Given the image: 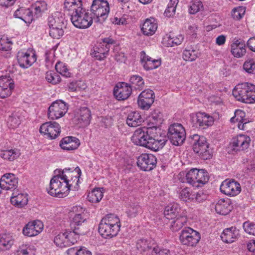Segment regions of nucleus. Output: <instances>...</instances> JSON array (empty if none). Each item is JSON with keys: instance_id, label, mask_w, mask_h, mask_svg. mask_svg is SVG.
Returning a JSON list of instances; mask_svg holds the SVG:
<instances>
[{"instance_id": "obj_58", "label": "nucleus", "mask_w": 255, "mask_h": 255, "mask_svg": "<svg viewBox=\"0 0 255 255\" xmlns=\"http://www.w3.org/2000/svg\"><path fill=\"white\" fill-rule=\"evenodd\" d=\"M161 65V61L151 58L146 63H143V67L146 70H152L158 68Z\"/></svg>"}, {"instance_id": "obj_23", "label": "nucleus", "mask_w": 255, "mask_h": 255, "mask_svg": "<svg viewBox=\"0 0 255 255\" xmlns=\"http://www.w3.org/2000/svg\"><path fill=\"white\" fill-rule=\"evenodd\" d=\"M18 184L17 179L12 173H7L1 177L0 186L1 189L8 190L15 189Z\"/></svg>"}, {"instance_id": "obj_34", "label": "nucleus", "mask_w": 255, "mask_h": 255, "mask_svg": "<svg viewBox=\"0 0 255 255\" xmlns=\"http://www.w3.org/2000/svg\"><path fill=\"white\" fill-rule=\"evenodd\" d=\"M10 202L15 207L21 208L27 204V195L23 193L17 194L14 192L11 197Z\"/></svg>"}, {"instance_id": "obj_9", "label": "nucleus", "mask_w": 255, "mask_h": 255, "mask_svg": "<svg viewBox=\"0 0 255 255\" xmlns=\"http://www.w3.org/2000/svg\"><path fill=\"white\" fill-rule=\"evenodd\" d=\"M167 135L172 144L181 145L186 138L185 128L180 124H173L169 127Z\"/></svg>"}, {"instance_id": "obj_5", "label": "nucleus", "mask_w": 255, "mask_h": 255, "mask_svg": "<svg viewBox=\"0 0 255 255\" xmlns=\"http://www.w3.org/2000/svg\"><path fill=\"white\" fill-rule=\"evenodd\" d=\"M70 190V185L63 181L60 175L54 176L50 180L48 193L52 196L63 198L66 196Z\"/></svg>"}, {"instance_id": "obj_40", "label": "nucleus", "mask_w": 255, "mask_h": 255, "mask_svg": "<svg viewBox=\"0 0 255 255\" xmlns=\"http://www.w3.org/2000/svg\"><path fill=\"white\" fill-rule=\"evenodd\" d=\"M187 221V219L185 216L179 215L171 221L170 228L173 231H178L185 225Z\"/></svg>"}, {"instance_id": "obj_32", "label": "nucleus", "mask_w": 255, "mask_h": 255, "mask_svg": "<svg viewBox=\"0 0 255 255\" xmlns=\"http://www.w3.org/2000/svg\"><path fill=\"white\" fill-rule=\"evenodd\" d=\"M155 245V243L153 241L147 240L146 239L138 240L136 243V248L140 252L146 253V254L149 253L151 254V251H153V248Z\"/></svg>"}, {"instance_id": "obj_51", "label": "nucleus", "mask_w": 255, "mask_h": 255, "mask_svg": "<svg viewBox=\"0 0 255 255\" xmlns=\"http://www.w3.org/2000/svg\"><path fill=\"white\" fill-rule=\"evenodd\" d=\"M32 10L34 11L33 17H38L42 12L44 11L46 9V3L44 1L37 2L32 7Z\"/></svg>"}, {"instance_id": "obj_17", "label": "nucleus", "mask_w": 255, "mask_h": 255, "mask_svg": "<svg viewBox=\"0 0 255 255\" xmlns=\"http://www.w3.org/2000/svg\"><path fill=\"white\" fill-rule=\"evenodd\" d=\"M15 87L13 80L9 76L0 77V98H5L11 95Z\"/></svg>"}, {"instance_id": "obj_41", "label": "nucleus", "mask_w": 255, "mask_h": 255, "mask_svg": "<svg viewBox=\"0 0 255 255\" xmlns=\"http://www.w3.org/2000/svg\"><path fill=\"white\" fill-rule=\"evenodd\" d=\"M13 244L12 237L9 234H3L0 235V249L7 250L9 249Z\"/></svg>"}, {"instance_id": "obj_31", "label": "nucleus", "mask_w": 255, "mask_h": 255, "mask_svg": "<svg viewBox=\"0 0 255 255\" xmlns=\"http://www.w3.org/2000/svg\"><path fill=\"white\" fill-rule=\"evenodd\" d=\"M232 210L229 200L220 199L215 205L216 212L220 215H226L229 213Z\"/></svg>"}, {"instance_id": "obj_53", "label": "nucleus", "mask_w": 255, "mask_h": 255, "mask_svg": "<svg viewBox=\"0 0 255 255\" xmlns=\"http://www.w3.org/2000/svg\"><path fill=\"white\" fill-rule=\"evenodd\" d=\"M183 39V36L181 34L177 36H171L170 35L167 40V46L173 47L175 45H179L182 42Z\"/></svg>"}, {"instance_id": "obj_60", "label": "nucleus", "mask_w": 255, "mask_h": 255, "mask_svg": "<svg viewBox=\"0 0 255 255\" xmlns=\"http://www.w3.org/2000/svg\"><path fill=\"white\" fill-rule=\"evenodd\" d=\"M21 123L19 117L16 114H12L8 119L7 123L9 127L12 128H17Z\"/></svg>"}, {"instance_id": "obj_33", "label": "nucleus", "mask_w": 255, "mask_h": 255, "mask_svg": "<svg viewBox=\"0 0 255 255\" xmlns=\"http://www.w3.org/2000/svg\"><path fill=\"white\" fill-rule=\"evenodd\" d=\"M238 235V231L236 228L231 227L225 229L221 235L222 241L226 243H231L235 241Z\"/></svg>"}, {"instance_id": "obj_14", "label": "nucleus", "mask_w": 255, "mask_h": 255, "mask_svg": "<svg viewBox=\"0 0 255 255\" xmlns=\"http://www.w3.org/2000/svg\"><path fill=\"white\" fill-rule=\"evenodd\" d=\"M220 189L222 193L231 197L238 195L241 191L240 183L234 179L225 180L222 183Z\"/></svg>"}, {"instance_id": "obj_21", "label": "nucleus", "mask_w": 255, "mask_h": 255, "mask_svg": "<svg viewBox=\"0 0 255 255\" xmlns=\"http://www.w3.org/2000/svg\"><path fill=\"white\" fill-rule=\"evenodd\" d=\"M43 229V225L39 220L28 223L22 230L24 236L33 237L41 233Z\"/></svg>"}, {"instance_id": "obj_18", "label": "nucleus", "mask_w": 255, "mask_h": 255, "mask_svg": "<svg viewBox=\"0 0 255 255\" xmlns=\"http://www.w3.org/2000/svg\"><path fill=\"white\" fill-rule=\"evenodd\" d=\"M58 174L60 175L63 181L70 184L71 188L74 183L76 184H78L79 178L81 175V171L78 167H77L72 171L70 169L65 168L62 171H59Z\"/></svg>"}, {"instance_id": "obj_59", "label": "nucleus", "mask_w": 255, "mask_h": 255, "mask_svg": "<svg viewBox=\"0 0 255 255\" xmlns=\"http://www.w3.org/2000/svg\"><path fill=\"white\" fill-rule=\"evenodd\" d=\"M55 69L58 73L66 77H70L71 75L66 66L62 63H57L55 65Z\"/></svg>"}, {"instance_id": "obj_47", "label": "nucleus", "mask_w": 255, "mask_h": 255, "mask_svg": "<svg viewBox=\"0 0 255 255\" xmlns=\"http://www.w3.org/2000/svg\"><path fill=\"white\" fill-rule=\"evenodd\" d=\"M197 176L196 168H192L190 170L186 175L187 183L193 186L198 187L199 184H197Z\"/></svg>"}, {"instance_id": "obj_22", "label": "nucleus", "mask_w": 255, "mask_h": 255, "mask_svg": "<svg viewBox=\"0 0 255 255\" xmlns=\"http://www.w3.org/2000/svg\"><path fill=\"white\" fill-rule=\"evenodd\" d=\"M18 63L20 67L23 68H27L34 63L36 58L34 53L27 52H19L17 56Z\"/></svg>"}, {"instance_id": "obj_27", "label": "nucleus", "mask_w": 255, "mask_h": 255, "mask_svg": "<svg viewBox=\"0 0 255 255\" xmlns=\"http://www.w3.org/2000/svg\"><path fill=\"white\" fill-rule=\"evenodd\" d=\"M77 117L82 126H87L90 124L91 119V111L87 107H81L77 112Z\"/></svg>"}, {"instance_id": "obj_15", "label": "nucleus", "mask_w": 255, "mask_h": 255, "mask_svg": "<svg viewBox=\"0 0 255 255\" xmlns=\"http://www.w3.org/2000/svg\"><path fill=\"white\" fill-rule=\"evenodd\" d=\"M41 133L51 139L56 138L61 132V128L56 122H48L43 124L39 129Z\"/></svg>"}, {"instance_id": "obj_57", "label": "nucleus", "mask_w": 255, "mask_h": 255, "mask_svg": "<svg viewBox=\"0 0 255 255\" xmlns=\"http://www.w3.org/2000/svg\"><path fill=\"white\" fill-rule=\"evenodd\" d=\"M244 69L248 73L255 74V62L253 59L247 60L243 65Z\"/></svg>"}, {"instance_id": "obj_64", "label": "nucleus", "mask_w": 255, "mask_h": 255, "mask_svg": "<svg viewBox=\"0 0 255 255\" xmlns=\"http://www.w3.org/2000/svg\"><path fill=\"white\" fill-rule=\"evenodd\" d=\"M155 247L153 248V251H151L152 255H170V252L166 249H160L155 244Z\"/></svg>"}, {"instance_id": "obj_28", "label": "nucleus", "mask_w": 255, "mask_h": 255, "mask_svg": "<svg viewBox=\"0 0 255 255\" xmlns=\"http://www.w3.org/2000/svg\"><path fill=\"white\" fill-rule=\"evenodd\" d=\"M157 28V24L154 18L146 19L142 24L141 30L145 35H153Z\"/></svg>"}, {"instance_id": "obj_54", "label": "nucleus", "mask_w": 255, "mask_h": 255, "mask_svg": "<svg viewBox=\"0 0 255 255\" xmlns=\"http://www.w3.org/2000/svg\"><path fill=\"white\" fill-rule=\"evenodd\" d=\"M0 156L5 159L13 160L19 156V152L13 149L4 150L1 153Z\"/></svg>"}, {"instance_id": "obj_62", "label": "nucleus", "mask_w": 255, "mask_h": 255, "mask_svg": "<svg viewBox=\"0 0 255 255\" xmlns=\"http://www.w3.org/2000/svg\"><path fill=\"white\" fill-rule=\"evenodd\" d=\"M153 103V102L150 101L149 99L140 98V97L138 96L137 104L138 106L142 110H148Z\"/></svg>"}, {"instance_id": "obj_10", "label": "nucleus", "mask_w": 255, "mask_h": 255, "mask_svg": "<svg viewBox=\"0 0 255 255\" xmlns=\"http://www.w3.org/2000/svg\"><path fill=\"white\" fill-rule=\"evenodd\" d=\"M190 118L192 126L201 129L208 128L214 123L213 118L205 113L193 114L191 115Z\"/></svg>"}, {"instance_id": "obj_2", "label": "nucleus", "mask_w": 255, "mask_h": 255, "mask_svg": "<svg viewBox=\"0 0 255 255\" xmlns=\"http://www.w3.org/2000/svg\"><path fill=\"white\" fill-rule=\"evenodd\" d=\"M120 220L113 214H108L101 220L99 225V232L104 238L116 236L120 230Z\"/></svg>"}, {"instance_id": "obj_24", "label": "nucleus", "mask_w": 255, "mask_h": 255, "mask_svg": "<svg viewBox=\"0 0 255 255\" xmlns=\"http://www.w3.org/2000/svg\"><path fill=\"white\" fill-rule=\"evenodd\" d=\"M163 115L159 110L155 109L152 111L147 119V125L152 129H155L163 122Z\"/></svg>"}, {"instance_id": "obj_4", "label": "nucleus", "mask_w": 255, "mask_h": 255, "mask_svg": "<svg viewBox=\"0 0 255 255\" xmlns=\"http://www.w3.org/2000/svg\"><path fill=\"white\" fill-rule=\"evenodd\" d=\"M190 143L192 145L195 152L204 160L210 159L212 156V152L209 149V144L204 136L198 134L190 135Z\"/></svg>"}, {"instance_id": "obj_7", "label": "nucleus", "mask_w": 255, "mask_h": 255, "mask_svg": "<svg viewBox=\"0 0 255 255\" xmlns=\"http://www.w3.org/2000/svg\"><path fill=\"white\" fill-rule=\"evenodd\" d=\"M110 11L109 4L106 0H93L91 6L93 19L102 23L107 18Z\"/></svg>"}, {"instance_id": "obj_35", "label": "nucleus", "mask_w": 255, "mask_h": 255, "mask_svg": "<svg viewBox=\"0 0 255 255\" xmlns=\"http://www.w3.org/2000/svg\"><path fill=\"white\" fill-rule=\"evenodd\" d=\"M245 113L241 110H237L235 113V116L232 117L230 121L232 123H238V127L242 130H245L246 125L249 123L247 119H244Z\"/></svg>"}, {"instance_id": "obj_20", "label": "nucleus", "mask_w": 255, "mask_h": 255, "mask_svg": "<svg viewBox=\"0 0 255 255\" xmlns=\"http://www.w3.org/2000/svg\"><path fill=\"white\" fill-rule=\"evenodd\" d=\"M132 91L131 86L125 82L117 84L114 88V95L118 100L127 99Z\"/></svg>"}, {"instance_id": "obj_8", "label": "nucleus", "mask_w": 255, "mask_h": 255, "mask_svg": "<svg viewBox=\"0 0 255 255\" xmlns=\"http://www.w3.org/2000/svg\"><path fill=\"white\" fill-rule=\"evenodd\" d=\"M70 19L74 26L80 29L88 28L93 23V16L84 8L71 15Z\"/></svg>"}, {"instance_id": "obj_42", "label": "nucleus", "mask_w": 255, "mask_h": 255, "mask_svg": "<svg viewBox=\"0 0 255 255\" xmlns=\"http://www.w3.org/2000/svg\"><path fill=\"white\" fill-rule=\"evenodd\" d=\"M103 191L104 189L103 188L93 189L88 195V201L92 203L100 202L103 197Z\"/></svg>"}, {"instance_id": "obj_44", "label": "nucleus", "mask_w": 255, "mask_h": 255, "mask_svg": "<svg viewBox=\"0 0 255 255\" xmlns=\"http://www.w3.org/2000/svg\"><path fill=\"white\" fill-rule=\"evenodd\" d=\"M199 56V52L192 47L185 49L182 54V57L185 61H193Z\"/></svg>"}, {"instance_id": "obj_50", "label": "nucleus", "mask_w": 255, "mask_h": 255, "mask_svg": "<svg viewBox=\"0 0 255 255\" xmlns=\"http://www.w3.org/2000/svg\"><path fill=\"white\" fill-rule=\"evenodd\" d=\"M129 82L134 88L138 89H142L144 84L142 78L138 75L132 76Z\"/></svg>"}, {"instance_id": "obj_46", "label": "nucleus", "mask_w": 255, "mask_h": 255, "mask_svg": "<svg viewBox=\"0 0 255 255\" xmlns=\"http://www.w3.org/2000/svg\"><path fill=\"white\" fill-rule=\"evenodd\" d=\"M197 184H199V187L204 185L209 180L208 172L204 169H198L196 168Z\"/></svg>"}, {"instance_id": "obj_29", "label": "nucleus", "mask_w": 255, "mask_h": 255, "mask_svg": "<svg viewBox=\"0 0 255 255\" xmlns=\"http://www.w3.org/2000/svg\"><path fill=\"white\" fill-rule=\"evenodd\" d=\"M73 234L71 231L70 233H60L55 237L54 242L57 246L60 248L67 247L71 243L70 238L72 236Z\"/></svg>"}, {"instance_id": "obj_1", "label": "nucleus", "mask_w": 255, "mask_h": 255, "mask_svg": "<svg viewBox=\"0 0 255 255\" xmlns=\"http://www.w3.org/2000/svg\"><path fill=\"white\" fill-rule=\"evenodd\" d=\"M151 127H142L135 130L131 140L136 145L142 146L153 151L162 149L167 141L165 135L153 136Z\"/></svg>"}, {"instance_id": "obj_55", "label": "nucleus", "mask_w": 255, "mask_h": 255, "mask_svg": "<svg viewBox=\"0 0 255 255\" xmlns=\"http://www.w3.org/2000/svg\"><path fill=\"white\" fill-rule=\"evenodd\" d=\"M246 12V8L244 6H239L234 8L232 11V16L235 20L241 19L244 15Z\"/></svg>"}, {"instance_id": "obj_38", "label": "nucleus", "mask_w": 255, "mask_h": 255, "mask_svg": "<svg viewBox=\"0 0 255 255\" xmlns=\"http://www.w3.org/2000/svg\"><path fill=\"white\" fill-rule=\"evenodd\" d=\"M246 46L244 43L236 40L231 45V52L237 58L243 56L246 53Z\"/></svg>"}, {"instance_id": "obj_52", "label": "nucleus", "mask_w": 255, "mask_h": 255, "mask_svg": "<svg viewBox=\"0 0 255 255\" xmlns=\"http://www.w3.org/2000/svg\"><path fill=\"white\" fill-rule=\"evenodd\" d=\"M45 78L48 82L54 85L59 83L61 80L59 75L51 71L46 72Z\"/></svg>"}, {"instance_id": "obj_25", "label": "nucleus", "mask_w": 255, "mask_h": 255, "mask_svg": "<svg viewBox=\"0 0 255 255\" xmlns=\"http://www.w3.org/2000/svg\"><path fill=\"white\" fill-rule=\"evenodd\" d=\"M80 145L79 140L73 136H67L63 138L60 142V146L64 150H73Z\"/></svg>"}, {"instance_id": "obj_13", "label": "nucleus", "mask_w": 255, "mask_h": 255, "mask_svg": "<svg viewBox=\"0 0 255 255\" xmlns=\"http://www.w3.org/2000/svg\"><path fill=\"white\" fill-rule=\"evenodd\" d=\"M68 106L62 100L56 101L49 107L48 116L49 119L55 120L62 117L67 112Z\"/></svg>"}, {"instance_id": "obj_48", "label": "nucleus", "mask_w": 255, "mask_h": 255, "mask_svg": "<svg viewBox=\"0 0 255 255\" xmlns=\"http://www.w3.org/2000/svg\"><path fill=\"white\" fill-rule=\"evenodd\" d=\"M67 255H92L91 252L85 248H71L67 251Z\"/></svg>"}, {"instance_id": "obj_63", "label": "nucleus", "mask_w": 255, "mask_h": 255, "mask_svg": "<svg viewBox=\"0 0 255 255\" xmlns=\"http://www.w3.org/2000/svg\"><path fill=\"white\" fill-rule=\"evenodd\" d=\"M245 231L249 234L255 236V224L250 221H246L243 225Z\"/></svg>"}, {"instance_id": "obj_56", "label": "nucleus", "mask_w": 255, "mask_h": 255, "mask_svg": "<svg viewBox=\"0 0 255 255\" xmlns=\"http://www.w3.org/2000/svg\"><path fill=\"white\" fill-rule=\"evenodd\" d=\"M64 27L49 28V35L54 39H59L64 34Z\"/></svg>"}, {"instance_id": "obj_6", "label": "nucleus", "mask_w": 255, "mask_h": 255, "mask_svg": "<svg viewBox=\"0 0 255 255\" xmlns=\"http://www.w3.org/2000/svg\"><path fill=\"white\" fill-rule=\"evenodd\" d=\"M85 210L81 206H75L72 208L70 216V227L72 232L75 235H79L84 234L80 230L82 224L86 221Z\"/></svg>"}, {"instance_id": "obj_39", "label": "nucleus", "mask_w": 255, "mask_h": 255, "mask_svg": "<svg viewBox=\"0 0 255 255\" xmlns=\"http://www.w3.org/2000/svg\"><path fill=\"white\" fill-rule=\"evenodd\" d=\"M180 211L178 205L176 204L168 205L165 208L164 211V217L168 220H173L179 215V212Z\"/></svg>"}, {"instance_id": "obj_16", "label": "nucleus", "mask_w": 255, "mask_h": 255, "mask_svg": "<svg viewBox=\"0 0 255 255\" xmlns=\"http://www.w3.org/2000/svg\"><path fill=\"white\" fill-rule=\"evenodd\" d=\"M156 158L152 154H142L137 159L138 167L145 171H149L154 169L156 167Z\"/></svg>"}, {"instance_id": "obj_43", "label": "nucleus", "mask_w": 255, "mask_h": 255, "mask_svg": "<svg viewBox=\"0 0 255 255\" xmlns=\"http://www.w3.org/2000/svg\"><path fill=\"white\" fill-rule=\"evenodd\" d=\"M14 255H35V250L33 246L22 244L18 247Z\"/></svg>"}, {"instance_id": "obj_49", "label": "nucleus", "mask_w": 255, "mask_h": 255, "mask_svg": "<svg viewBox=\"0 0 255 255\" xmlns=\"http://www.w3.org/2000/svg\"><path fill=\"white\" fill-rule=\"evenodd\" d=\"M141 212L142 209L141 207L136 203L130 205L126 211L128 216L131 218L135 217L138 214Z\"/></svg>"}, {"instance_id": "obj_61", "label": "nucleus", "mask_w": 255, "mask_h": 255, "mask_svg": "<svg viewBox=\"0 0 255 255\" xmlns=\"http://www.w3.org/2000/svg\"><path fill=\"white\" fill-rule=\"evenodd\" d=\"M12 42L6 37L0 39V50L8 51L11 49Z\"/></svg>"}, {"instance_id": "obj_11", "label": "nucleus", "mask_w": 255, "mask_h": 255, "mask_svg": "<svg viewBox=\"0 0 255 255\" xmlns=\"http://www.w3.org/2000/svg\"><path fill=\"white\" fill-rule=\"evenodd\" d=\"M200 234L191 228L187 227L183 229L180 235V240L184 245L193 247L200 240Z\"/></svg>"}, {"instance_id": "obj_45", "label": "nucleus", "mask_w": 255, "mask_h": 255, "mask_svg": "<svg viewBox=\"0 0 255 255\" xmlns=\"http://www.w3.org/2000/svg\"><path fill=\"white\" fill-rule=\"evenodd\" d=\"M179 198L183 201H192L195 196L190 188L186 187L178 191Z\"/></svg>"}, {"instance_id": "obj_19", "label": "nucleus", "mask_w": 255, "mask_h": 255, "mask_svg": "<svg viewBox=\"0 0 255 255\" xmlns=\"http://www.w3.org/2000/svg\"><path fill=\"white\" fill-rule=\"evenodd\" d=\"M250 136L244 134H240L233 138L230 146L234 151H243L248 149L251 142Z\"/></svg>"}, {"instance_id": "obj_3", "label": "nucleus", "mask_w": 255, "mask_h": 255, "mask_svg": "<svg viewBox=\"0 0 255 255\" xmlns=\"http://www.w3.org/2000/svg\"><path fill=\"white\" fill-rule=\"evenodd\" d=\"M233 95L241 102L255 103V85L249 83L239 84L233 89Z\"/></svg>"}, {"instance_id": "obj_26", "label": "nucleus", "mask_w": 255, "mask_h": 255, "mask_svg": "<svg viewBox=\"0 0 255 255\" xmlns=\"http://www.w3.org/2000/svg\"><path fill=\"white\" fill-rule=\"evenodd\" d=\"M83 8L81 0H65L64 1V11L67 12L70 16Z\"/></svg>"}, {"instance_id": "obj_12", "label": "nucleus", "mask_w": 255, "mask_h": 255, "mask_svg": "<svg viewBox=\"0 0 255 255\" xmlns=\"http://www.w3.org/2000/svg\"><path fill=\"white\" fill-rule=\"evenodd\" d=\"M115 43V41L111 38L103 39L102 42L94 48L93 56L98 60H103L108 55L111 46Z\"/></svg>"}, {"instance_id": "obj_36", "label": "nucleus", "mask_w": 255, "mask_h": 255, "mask_svg": "<svg viewBox=\"0 0 255 255\" xmlns=\"http://www.w3.org/2000/svg\"><path fill=\"white\" fill-rule=\"evenodd\" d=\"M48 25L49 28L64 27V18L60 16L59 12H55L49 16L48 19Z\"/></svg>"}, {"instance_id": "obj_30", "label": "nucleus", "mask_w": 255, "mask_h": 255, "mask_svg": "<svg viewBox=\"0 0 255 255\" xmlns=\"http://www.w3.org/2000/svg\"><path fill=\"white\" fill-rule=\"evenodd\" d=\"M33 13L32 10L20 7L14 12V16L22 19L25 22L30 23L34 19Z\"/></svg>"}, {"instance_id": "obj_37", "label": "nucleus", "mask_w": 255, "mask_h": 255, "mask_svg": "<svg viewBox=\"0 0 255 255\" xmlns=\"http://www.w3.org/2000/svg\"><path fill=\"white\" fill-rule=\"evenodd\" d=\"M143 119L137 112L129 113L127 118V124L131 127H136L141 124Z\"/></svg>"}]
</instances>
